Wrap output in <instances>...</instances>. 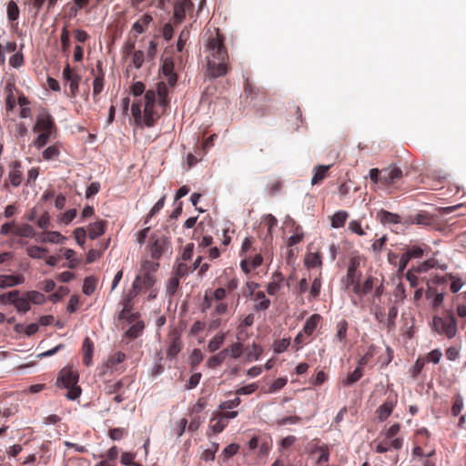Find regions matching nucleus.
<instances>
[{"label": "nucleus", "mask_w": 466, "mask_h": 466, "mask_svg": "<svg viewBox=\"0 0 466 466\" xmlns=\"http://www.w3.org/2000/svg\"><path fill=\"white\" fill-rule=\"evenodd\" d=\"M330 166H318L315 167V173L311 178V184H319L328 175Z\"/></svg>", "instance_id": "obj_32"}, {"label": "nucleus", "mask_w": 466, "mask_h": 466, "mask_svg": "<svg viewBox=\"0 0 466 466\" xmlns=\"http://www.w3.org/2000/svg\"><path fill=\"white\" fill-rule=\"evenodd\" d=\"M145 61L144 52L137 50L132 54V64L136 68H140Z\"/></svg>", "instance_id": "obj_64"}, {"label": "nucleus", "mask_w": 466, "mask_h": 466, "mask_svg": "<svg viewBox=\"0 0 466 466\" xmlns=\"http://www.w3.org/2000/svg\"><path fill=\"white\" fill-rule=\"evenodd\" d=\"M73 234H74V237L76 238V243L83 248L84 244H85V241H86V228H76L74 230Z\"/></svg>", "instance_id": "obj_61"}, {"label": "nucleus", "mask_w": 466, "mask_h": 466, "mask_svg": "<svg viewBox=\"0 0 466 466\" xmlns=\"http://www.w3.org/2000/svg\"><path fill=\"white\" fill-rule=\"evenodd\" d=\"M126 360V354L122 351H116L111 354L106 361V366L109 369H114L117 364L122 363Z\"/></svg>", "instance_id": "obj_36"}, {"label": "nucleus", "mask_w": 466, "mask_h": 466, "mask_svg": "<svg viewBox=\"0 0 466 466\" xmlns=\"http://www.w3.org/2000/svg\"><path fill=\"white\" fill-rule=\"evenodd\" d=\"M138 294L133 291L132 289L128 292L127 296H125L120 302L122 305V309H125V311H132L134 307L133 299L135 297H137Z\"/></svg>", "instance_id": "obj_41"}, {"label": "nucleus", "mask_w": 466, "mask_h": 466, "mask_svg": "<svg viewBox=\"0 0 466 466\" xmlns=\"http://www.w3.org/2000/svg\"><path fill=\"white\" fill-rule=\"evenodd\" d=\"M104 88V77L102 76H96L93 81V96L96 102V96L102 92Z\"/></svg>", "instance_id": "obj_50"}, {"label": "nucleus", "mask_w": 466, "mask_h": 466, "mask_svg": "<svg viewBox=\"0 0 466 466\" xmlns=\"http://www.w3.org/2000/svg\"><path fill=\"white\" fill-rule=\"evenodd\" d=\"M446 278L452 280L451 284V291L452 293H457L462 288L463 281L461 278L454 276L452 273L448 274Z\"/></svg>", "instance_id": "obj_57"}, {"label": "nucleus", "mask_w": 466, "mask_h": 466, "mask_svg": "<svg viewBox=\"0 0 466 466\" xmlns=\"http://www.w3.org/2000/svg\"><path fill=\"white\" fill-rule=\"evenodd\" d=\"M228 421L218 413L210 420V428L214 433H220L227 427Z\"/></svg>", "instance_id": "obj_31"}, {"label": "nucleus", "mask_w": 466, "mask_h": 466, "mask_svg": "<svg viewBox=\"0 0 466 466\" xmlns=\"http://www.w3.org/2000/svg\"><path fill=\"white\" fill-rule=\"evenodd\" d=\"M35 235V228L29 224L17 225L15 223L14 236L22 238H33Z\"/></svg>", "instance_id": "obj_28"}, {"label": "nucleus", "mask_w": 466, "mask_h": 466, "mask_svg": "<svg viewBox=\"0 0 466 466\" xmlns=\"http://www.w3.org/2000/svg\"><path fill=\"white\" fill-rule=\"evenodd\" d=\"M8 175L5 180V187H7L12 186L14 187H17L21 185L23 181V169L22 165L19 161H12L8 165Z\"/></svg>", "instance_id": "obj_6"}, {"label": "nucleus", "mask_w": 466, "mask_h": 466, "mask_svg": "<svg viewBox=\"0 0 466 466\" xmlns=\"http://www.w3.org/2000/svg\"><path fill=\"white\" fill-rule=\"evenodd\" d=\"M79 374L76 370L71 366L63 368L56 379V385L58 388L66 389V397L70 400H75L80 397L82 390L78 386Z\"/></svg>", "instance_id": "obj_3"}, {"label": "nucleus", "mask_w": 466, "mask_h": 466, "mask_svg": "<svg viewBox=\"0 0 466 466\" xmlns=\"http://www.w3.org/2000/svg\"><path fill=\"white\" fill-rule=\"evenodd\" d=\"M82 351H83V363L86 366H89L92 361V356H93V351H94V343L88 337H86L84 339V342L82 345Z\"/></svg>", "instance_id": "obj_25"}, {"label": "nucleus", "mask_w": 466, "mask_h": 466, "mask_svg": "<svg viewBox=\"0 0 466 466\" xmlns=\"http://www.w3.org/2000/svg\"><path fill=\"white\" fill-rule=\"evenodd\" d=\"M182 350V341L180 335L177 332H173L169 336L168 348L167 350V357L170 360L177 357Z\"/></svg>", "instance_id": "obj_16"}, {"label": "nucleus", "mask_w": 466, "mask_h": 466, "mask_svg": "<svg viewBox=\"0 0 466 466\" xmlns=\"http://www.w3.org/2000/svg\"><path fill=\"white\" fill-rule=\"evenodd\" d=\"M220 284L228 292L235 290L238 286V279L234 275L232 268H226L220 277Z\"/></svg>", "instance_id": "obj_15"}, {"label": "nucleus", "mask_w": 466, "mask_h": 466, "mask_svg": "<svg viewBox=\"0 0 466 466\" xmlns=\"http://www.w3.org/2000/svg\"><path fill=\"white\" fill-rule=\"evenodd\" d=\"M430 250L431 248L427 244L422 243L421 245H413L408 248L404 253L410 258V259H413L422 258L424 253Z\"/></svg>", "instance_id": "obj_24"}, {"label": "nucleus", "mask_w": 466, "mask_h": 466, "mask_svg": "<svg viewBox=\"0 0 466 466\" xmlns=\"http://www.w3.org/2000/svg\"><path fill=\"white\" fill-rule=\"evenodd\" d=\"M431 329L439 335L445 336L449 339H453L458 331V324L455 315L450 311L443 317L434 316L432 319Z\"/></svg>", "instance_id": "obj_4"}, {"label": "nucleus", "mask_w": 466, "mask_h": 466, "mask_svg": "<svg viewBox=\"0 0 466 466\" xmlns=\"http://www.w3.org/2000/svg\"><path fill=\"white\" fill-rule=\"evenodd\" d=\"M128 385H129V380L127 377H125V378H122L121 380H119L118 381H116L111 384H107L105 388V390H106V393L108 395L117 394V393L122 392V389L125 386H128Z\"/></svg>", "instance_id": "obj_27"}, {"label": "nucleus", "mask_w": 466, "mask_h": 466, "mask_svg": "<svg viewBox=\"0 0 466 466\" xmlns=\"http://www.w3.org/2000/svg\"><path fill=\"white\" fill-rule=\"evenodd\" d=\"M425 363H426V359L423 358V356H420L416 360L414 365L410 370V372L413 378H416L420 373Z\"/></svg>", "instance_id": "obj_48"}, {"label": "nucleus", "mask_w": 466, "mask_h": 466, "mask_svg": "<svg viewBox=\"0 0 466 466\" xmlns=\"http://www.w3.org/2000/svg\"><path fill=\"white\" fill-rule=\"evenodd\" d=\"M139 317L138 312H132V311H125V309H121V311L118 314V319L119 320H125L127 323H132L137 320V319Z\"/></svg>", "instance_id": "obj_51"}, {"label": "nucleus", "mask_w": 466, "mask_h": 466, "mask_svg": "<svg viewBox=\"0 0 466 466\" xmlns=\"http://www.w3.org/2000/svg\"><path fill=\"white\" fill-rule=\"evenodd\" d=\"M263 261L260 254H256L254 257H245L240 261V268L246 273L248 274L252 269L257 268L261 265Z\"/></svg>", "instance_id": "obj_18"}, {"label": "nucleus", "mask_w": 466, "mask_h": 466, "mask_svg": "<svg viewBox=\"0 0 466 466\" xmlns=\"http://www.w3.org/2000/svg\"><path fill=\"white\" fill-rule=\"evenodd\" d=\"M376 279L373 276H368L363 284H360V281L355 285V287L352 289V291L354 294H356L359 297H362L364 295H367L370 293L373 287L374 282Z\"/></svg>", "instance_id": "obj_19"}, {"label": "nucleus", "mask_w": 466, "mask_h": 466, "mask_svg": "<svg viewBox=\"0 0 466 466\" xmlns=\"http://www.w3.org/2000/svg\"><path fill=\"white\" fill-rule=\"evenodd\" d=\"M62 74L64 79L69 82L70 96L76 97L78 92L81 76L73 71L69 64H66Z\"/></svg>", "instance_id": "obj_12"}, {"label": "nucleus", "mask_w": 466, "mask_h": 466, "mask_svg": "<svg viewBox=\"0 0 466 466\" xmlns=\"http://www.w3.org/2000/svg\"><path fill=\"white\" fill-rule=\"evenodd\" d=\"M363 376V370L361 367H357L353 372L350 373L348 377L342 380L344 386H350L356 383Z\"/></svg>", "instance_id": "obj_35"}, {"label": "nucleus", "mask_w": 466, "mask_h": 466, "mask_svg": "<svg viewBox=\"0 0 466 466\" xmlns=\"http://www.w3.org/2000/svg\"><path fill=\"white\" fill-rule=\"evenodd\" d=\"M304 238L303 231L299 226L296 227L295 232L292 236H290L287 241V245L289 247L295 246L302 241Z\"/></svg>", "instance_id": "obj_45"}, {"label": "nucleus", "mask_w": 466, "mask_h": 466, "mask_svg": "<svg viewBox=\"0 0 466 466\" xmlns=\"http://www.w3.org/2000/svg\"><path fill=\"white\" fill-rule=\"evenodd\" d=\"M167 104V88L164 84L157 86V91L148 90L143 97L136 99L131 106V113L137 125L143 123L150 127L160 117L156 109L157 105L165 107Z\"/></svg>", "instance_id": "obj_1"}, {"label": "nucleus", "mask_w": 466, "mask_h": 466, "mask_svg": "<svg viewBox=\"0 0 466 466\" xmlns=\"http://www.w3.org/2000/svg\"><path fill=\"white\" fill-rule=\"evenodd\" d=\"M189 35H190V32L187 28H184L180 32V34L178 35L177 43V49L178 52H181L183 50L187 41L189 38Z\"/></svg>", "instance_id": "obj_55"}, {"label": "nucleus", "mask_w": 466, "mask_h": 466, "mask_svg": "<svg viewBox=\"0 0 466 466\" xmlns=\"http://www.w3.org/2000/svg\"><path fill=\"white\" fill-rule=\"evenodd\" d=\"M60 154L58 147L55 145L48 147L43 152V157L46 160H52L56 158Z\"/></svg>", "instance_id": "obj_58"}, {"label": "nucleus", "mask_w": 466, "mask_h": 466, "mask_svg": "<svg viewBox=\"0 0 466 466\" xmlns=\"http://www.w3.org/2000/svg\"><path fill=\"white\" fill-rule=\"evenodd\" d=\"M360 265V258L353 257L350 259L347 275L345 279V285L347 288L352 289L360 281L361 272L359 269Z\"/></svg>", "instance_id": "obj_7"}, {"label": "nucleus", "mask_w": 466, "mask_h": 466, "mask_svg": "<svg viewBox=\"0 0 466 466\" xmlns=\"http://www.w3.org/2000/svg\"><path fill=\"white\" fill-rule=\"evenodd\" d=\"M254 300V309L256 311L266 310L270 306V300L266 298L265 293L263 291L257 292L255 294Z\"/></svg>", "instance_id": "obj_29"}, {"label": "nucleus", "mask_w": 466, "mask_h": 466, "mask_svg": "<svg viewBox=\"0 0 466 466\" xmlns=\"http://www.w3.org/2000/svg\"><path fill=\"white\" fill-rule=\"evenodd\" d=\"M228 355V350H223L219 351L218 354L210 357L207 360L206 366L210 369L219 367L223 363V361L226 360Z\"/></svg>", "instance_id": "obj_30"}, {"label": "nucleus", "mask_w": 466, "mask_h": 466, "mask_svg": "<svg viewBox=\"0 0 466 466\" xmlns=\"http://www.w3.org/2000/svg\"><path fill=\"white\" fill-rule=\"evenodd\" d=\"M376 219L382 225H397L403 224L404 220L400 215L390 212L385 209H380L377 215Z\"/></svg>", "instance_id": "obj_14"}, {"label": "nucleus", "mask_w": 466, "mask_h": 466, "mask_svg": "<svg viewBox=\"0 0 466 466\" xmlns=\"http://www.w3.org/2000/svg\"><path fill=\"white\" fill-rule=\"evenodd\" d=\"M152 21V15L149 14H145L133 24L132 29L136 31L137 34H142L148 28Z\"/></svg>", "instance_id": "obj_26"}, {"label": "nucleus", "mask_w": 466, "mask_h": 466, "mask_svg": "<svg viewBox=\"0 0 466 466\" xmlns=\"http://www.w3.org/2000/svg\"><path fill=\"white\" fill-rule=\"evenodd\" d=\"M283 280L281 274L275 276V279L268 284L267 292L269 295H276L280 289V283Z\"/></svg>", "instance_id": "obj_43"}, {"label": "nucleus", "mask_w": 466, "mask_h": 466, "mask_svg": "<svg viewBox=\"0 0 466 466\" xmlns=\"http://www.w3.org/2000/svg\"><path fill=\"white\" fill-rule=\"evenodd\" d=\"M155 283L156 278L154 274L150 272H142L140 275L136 277L131 289L139 294L143 290L152 289Z\"/></svg>", "instance_id": "obj_10"}, {"label": "nucleus", "mask_w": 466, "mask_h": 466, "mask_svg": "<svg viewBox=\"0 0 466 466\" xmlns=\"http://www.w3.org/2000/svg\"><path fill=\"white\" fill-rule=\"evenodd\" d=\"M25 295L27 296L29 301L34 304L40 305L45 302V296L38 291H28L25 293Z\"/></svg>", "instance_id": "obj_60"}, {"label": "nucleus", "mask_w": 466, "mask_h": 466, "mask_svg": "<svg viewBox=\"0 0 466 466\" xmlns=\"http://www.w3.org/2000/svg\"><path fill=\"white\" fill-rule=\"evenodd\" d=\"M203 360V354L201 350L194 349L190 355V365L192 368H196Z\"/></svg>", "instance_id": "obj_63"}, {"label": "nucleus", "mask_w": 466, "mask_h": 466, "mask_svg": "<svg viewBox=\"0 0 466 466\" xmlns=\"http://www.w3.org/2000/svg\"><path fill=\"white\" fill-rule=\"evenodd\" d=\"M56 128L55 122L49 112L43 108L37 115L36 122L34 126L33 130L35 132L39 131L40 133H46L52 135L53 130Z\"/></svg>", "instance_id": "obj_5"}, {"label": "nucleus", "mask_w": 466, "mask_h": 466, "mask_svg": "<svg viewBox=\"0 0 466 466\" xmlns=\"http://www.w3.org/2000/svg\"><path fill=\"white\" fill-rule=\"evenodd\" d=\"M322 320V317L318 314H312L305 322L302 331L306 334L307 337H310L319 323Z\"/></svg>", "instance_id": "obj_22"}, {"label": "nucleus", "mask_w": 466, "mask_h": 466, "mask_svg": "<svg viewBox=\"0 0 466 466\" xmlns=\"http://www.w3.org/2000/svg\"><path fill=\"white\" fill-rule=\"evenodd\" d=\"M144 328V322L137 320L126 331V336L131 339H136L142 334Z\"/></svg>", "instance_id": "obj_33"}, {"label": "nucleus", "mask_w": 466, "mask_h": 466, "mask_svg": "<svg viewBox=\"0 0 466 466\" xmlns=\"http://www.w3.org/2000/svg\"><path fill=\"white\" fill-rule=\"evenodd\" d=\"M349 215L346 211H337L331 218L332 228H342L348 218Z\"/></svg>", "instance_id": "obj_34"}, {"label": "nucleus", "mask_w": 466, "mask_h": 466, "mask_svg": "<svg viewBox=\"0 0 466 466\" xmlns=\"http://www.w3.org/2000/svg\"><path fill=\"white\" fill-rule=\"evenodd\" d=\"M47 252V248L38 246H31L26 249L27 255L32 258H42Z\"/></svg>", "instance_id": "obj_42"}, {"label": "nucleus", "mask_w": 466, "mask_h": 466, "mask_svg": "<svg viewBox=\"0 0 466 466\" xmlns=\"http://www.w3.org/2000/svg\"><path fill=\"white\" fill-rule=\"evenodd\" d=\"M436 259L430 258L420 263L418 267H414V270L417 272H427L431 268H434L436 267Z\"/></svg>", "instance_id": "obj_56"}, {"label": "nucleus", "mask_w": 466, "mask_h": 466, "mask_svg": "<svg viewBox=\"0 0 466 466\" xmlns=\"http://www.w3.org/2000/svg\"><path fill=\"white\" fill-rule=\"evenodd\" d=\"M168 240L166 237L153 235L149 239V252L154 260H158L166 252Z\"/></svg>", "instance_id": "obj_9"}, {"label": "nucleus", "mask_w": 466, "mask_h": 466, "mask_svg": "<svg viewBox=\"0 0 466 466\" xmlns=\"http://www.w3.org/2000/svg\"><path fill=\"white\" fill-rule=\"evenodd\" d=\"M192 272L190 266H187L184 262H179L174 268V275L179 279L187 276Z\"/></svg>", "instance_id": "obj_46"}, {"label": "nucleus", "mask_w": 466, "mask_h": 466, "mask_svg": "<svg viewBox=\"0 0 466 466\" xmlns=\"http://www.w3.org/2000/svg\"><path fill=\"white\" fill-rule=\"evenodd\" d=\"M387 240H388V238H387L386 235H384L381 238L374 240V242L371 245L372 251L375 254H380L382 251V249H383Z\"/></svg>", "instance_id": "obj_62"}, {"label": "nucleus", "mask_w": 466, "mask_h": 466, "mask_svg": "<svg viewBox=\"0 0 466 466\" xmlns=\"http://www.w3.org/2000/svg\"><path fill=\"white\" fill-rule=\"evenodd\" d=\"M96 287V279L94 277H86L83 285V292L86 295L94 293Z\"/></svg>", "instance_id": "obj_47"}, {"label": "nucleus", "mask_w": 466, "mask_h": 466, "mask_svg": "<svg viewBox=\"0 0 466 466\" xmlns=\"http://www.w3.org/2000/svg\"><path fill=\"white\" fill-rule=\"evenodd\" d=\"M60 40H61V49H62V51L64 53L69 52V48H70L71 43H70V35H69V31L67 29V25H65L62 28Z\"/></svg>", "instance_id": "obj_40"}, {"label": "nucleus", "mask_w": 466, "mask_h": 466, "mask_svg": "<svg viewBox=\"0 0 466 466\" xmlns=\"http://www.w3.org/2000/svg\"><path fill=\"white\" fill-rule=\"evenodd\" d=\"M403 444L402 438H395L393 440L387 439L386 437L380 441L376 447L375 451L378 453H385L389 451L390 449L393 450H400Z\"/></svg>", "instance_id": "obj_13"}, {"label": "nucleus", "mask_w": 466, "mask_h": 466, "mask_svg": "<svg viewBox=\"0 0 466 466\" xmlns=\"http://www.w3.org/2000/svg\"><path fill=\"white\" fill-rule=\"evenodd\" d=\"M25 282V276L23 274L15 275H0V288L7 289L18 286Z\"/></svg>", "instance_id": "obj_17"}, {"label": "nucleus", "mask_w": 466, "mask_h": 466, "mask_svg": "<svg viewBox=\"0 0 466 466\" xmlns=\"http://www.w3.org/2000/svg\"><path fill=\"white\" fill-rule=\"evenodd\" d=\"M349 323L346 319H341L336 324L335 339L345 346L348 342Z\"/></svg>", "instance_id": "obj_21"}, {"label": "nucleus", "mask_w": 466, "mask_h": 466, "mask_svg": "<svg viewBox=\"0 0 466 466\" xmlns=\"http://www.w3.org/2000/svg\"><path fill=\"white\" fill-rule=\"evenodd\" d=\"M305 264L308 268H317L321 266L322 260L319 253H309L305 258Z\"/></svg>", "instance_id": "obj_39"}, {"label": "nucleus", "mask_w": 466, "mask_h": 466, "mask_svg": "<svg viewBox=\"0 0 466 466\" xmlns=\"http://www.w3.org/2000/svg\"><path fill=\"white\" fill-rule=\"evenodd\" d=\"M432 223V218L428 213H419L415 215L414 217H410L408 218L404 219L403 224L405 225H410V224H416V225H421V226H431Z\"/></svg>", "instance_id": "obj_23"}, {"label": "nucleus", "mask_w": 466, "mask_h": 466, "mask_svg": "<svg viewBox=\"0 0 466 466\" xmlns=\"http://www.w3.org/2000/svg\"><path fill=\"white\" fill-rule=\"evenodd\" d=\"M225 340V334L224 333H218L216 334L208 344V349L210 352H215L218 350L221 345L224 343Z\"/></svg>", "instance_id": "obj_37"}, {"label": "nucleus", "mask_w": 466, "mask_h": 466, "mask_svg": "<svg viewBox=\"0 0 466 466\" xmlns=\"http://www.w3.org/2000/svg\"><path fill=\"white\" fill-rule=\"evenodd\" d=\"M397 402L398 395L396 393L390 394L376 410L375 414L377 420L380 422L386 420L391 415Z\"/></svg>", "instance_id": "obj_8"}, {"label": "nucleus", "mask_w": 466, "mask_h": 466, "mask_svg": "<svg viewBox=\"0 0 466 466\" xmlns=\"http://www.w3.org/2000/svg\"><path fill=\"white\" fill-rule=\"evenodd\" d=\"M225 37L216 30L214 35L208 40L207 50V74L211 78L226 76L229 70V56L224 44Z\"/></svg>", "instance_id": "obj_2"}, {"label": "nucleus", "mask_w": 466, "mask_h": 466, "mask_svg": "<svg viewBox=\"0 0 466 466\" xmlns=\"http://www.w3.org/2000/svg\"><path fill=\"white\" fill-rule=\"evenodd\" d=\"M7 17L10 21H15L19 17V8L14 1L7 5Z\"/></svg>", "instance_id": "obj_53"}, {"label": "nucleus", "mask_w": 466, "mask_h": 466, "mask_svg": "<svg viewBox=\"0 0 466 466\" xmlns=\"http://www.w3.org/2000/svg\"><path fill=\"white\" fill-rule=\"evenodd\" d=\"M402 176L401 169L396 166L382 168V186H394L402 178Z\"/></svg>", "instance_id": "obj_11"}, {"label": "nucleus", "mask_w": 466, "mask_h": 466, "mask_svg": "<svg viewBox=\"0 0 466 466\" xmlns=\"http://www.w3.org/2000/svg\"><path fill=\"white\" fill-rule=\"evenodd\" d=\"M20 295L19 290H12L6 293H4L0 296V301L4 304H11L14 305L17 296Z\"/></svg>", "instance_id": "obj_49"}, {"label": "nucleus", "mask_w": 466, "mask_h": 466, "mask_svg": "<svg viewBox=\"0 0 466 466\" xmlns=\"http://www.w3.org/2000/svg\"><path fill=\"white\" fill-rule=\"evenodd\" d=\"M106 222L104 220H97L88 225L87 233L91 239H96L106 232Z\"/></svg>", "instance_id": "obj_20"}, {"label": "nucleus", "mask_w": 466, "mask_h": 466, "mask_svg": "<svg viewBox=\"0 0 466 466\" xmlns=\"http://www.w3.org/2000/svg\"><path fill=\"white\" fill-rule=\"evenodd\" d=\"M398 315V308L392 305L388 311L386 325L389 329H391L395 326V319Z\"/></svg>", "instance_id": "obj_52"}, {"label": "nucleus", "mask_w": 466, "mask_h": 466, "mask_svg": "<svg viewBox=\"0 0 466 466\" xmlns=\"http://www.w3.org/2000/svg\"><path fill=\"white\" fill-rule=\"evenodd\" d=\"M290 345V339H282L274 341L273 349L276 353L284 352Z\"/></svg>", "instance_id": "obj_54"}, {"label": "nucleus", "mask_w": 466, "mask_h": 466, "mask_svg": "<svg viewBox=\"0 0 466 466\" xmlns=\"http://www.w3.org/2000/svg\"><path fill=\"white\" fill-rule=\"evenodd\" d=\"M14 306L17 311L25 313L30 309V301L25 294L23 297L17 296Z\"/></svg>", "instance_id": "obj_38"}, {"label": "nucleus", "mask_w": 466, "mask_h": 466, "mask_svg": "<svg viewBox=\"0 0 466 466\" xmlns=\"http://www.w3.org/2000/svg\"><path fill=\"white\" fill-rule=\"evenodd\" d=\"M25 60L22 52H16L9 58V65L14 68H19L24 66Z\"/></svg>", "instance_id": "obj_59"}, {"label": "nucleus", "mask_w": 466, "mask_h": 466, "mask_svg": "<svg viewBox=\"0 0 466 466\" xmlns=\"http://www.w3.org/2000/svg\"><path fill=\"white\" fill-rule=\"evenodd\" d=\"M165 199L166 197L163 196L150 209L149 213L145 218L144 225H147L149 222V219L154 217L156 214H157L164 207L165 205Z\"/></svg>", "instance_id": "obj_44"}]
</instances>
